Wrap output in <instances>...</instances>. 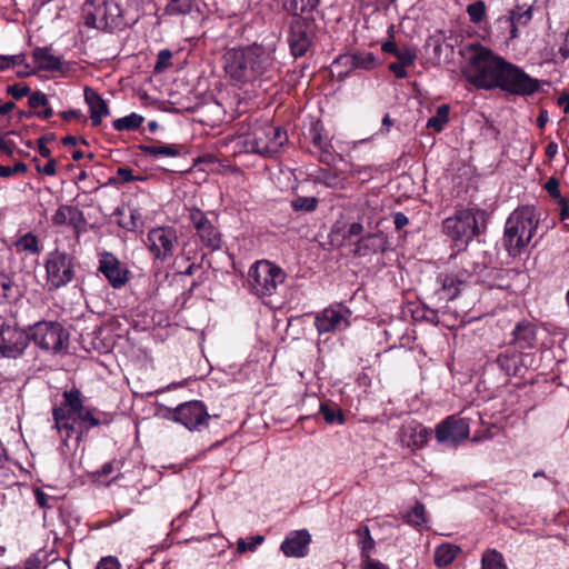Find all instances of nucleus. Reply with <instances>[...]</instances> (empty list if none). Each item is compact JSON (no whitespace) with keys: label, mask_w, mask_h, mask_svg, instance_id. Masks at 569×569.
Wrapping results in <instances>:
<instances>
[{"label":"nucleus","mask_w":569,"mask_h":569,"mask_svg":"<svg viewBox=\"0 0 569 569\" xmlns=\"http://www.w3.org/2000/svg\"><path fill=\"white\" fill-rule=\"evenodd\" d=\"M12 280L3 273H0V303L7 301L11 297Z\"/></svg>","instance_id":"nucleus-49"},{"label":"nucleus","mask_w":569,"mask_h":569,"mask_svg":"<svg viewBox=\"0 0 569 569\" xmlns=\"http://www.w3.org/2000/svg\"><path fill=\"white\" fill-rule=\"evenodd\" d=\"M172 58V53L168 49L160 50L158 53V60L154 66L156 71H162L170 66V60Z\"/></svg>","instance_id":"nucleus-54"},{"label":"nucleus","mask_w":569,"mask_h":569,"mask_svg":"<svg viewBox=\"0 0 569 569\" xmlns=\"http://www.w3.org/2000/svg\"><path fill=\"white\" fill-rule=\"evenodd\" d=\"M34 63L41 70L57 71L61 69V60L53 56L49 48H37L32 53Z\"/></svg>","instance_id":"nucleus-27"},{"label":"nucleus","mask_w":569,"mask_h":569,"mask_svg":"<svg viewBox=\"0 0 569 569\" xmlns=\"http://www.w3.org/2000/svg\"><path fill=\"white\" fill-rule=\"evenodd\" d=\"M318 199L316 197H297L291 201V207L295 211L311 212L316 210Z\"/></svg>","instance_id":"nucleus-41"},{"label":"nucleus","mask_w":569,"mask_h":569,"mask_svg":"<svg viewBox=\"0 0 569 569\" xmlns=\"http://www.w3.org/2000/svg\"><path fill=\"white\" fill-rule=\"evenodd\" d=\"M505 59L480 44L471 46L462 67V76L478 89H496Z\"/></svg>","instance_id":"nucleus-1"},{"label":"nucleus","mask_w":569,"mask_h":569,"mask_svg":"<svg viewBox=\"0 0 569 569\" xmlns=\"http://www.w3.org/2000/svg\"><path fill=\"white\" fill-rule=\"evenodd\" d=\"M287 133L268 121H256L247 126V131L239 137V144L246 152L273 156L287 142Z\"/></svg>","instance_id":"nucleus-3"},{"label":"nucleus","mask_w":569,"mask_h":569,"mask_svg":"<svg viewBox=\"0 0 569 569\" xmlns=\"http://www.w3.org/2000/svg\"><path fill=\"white\" fill-rule=\"evenodd\" d=\"M171 419L181 423L189 431H199L208 426L210 415L203 402L193 400L179 405L172 411Z\"/></svg>","instance_id":"nucleus-14"},{"label":"nucleus","mask_w":569,"mask_h":569,"mask_svg":"<svg viewBox=\"0 0 569 569\" xmlns=\"http://www.w3.org/2000/svg\"><path fill=\"white\" fill-rule=\"evenodd\" d=\"M139 149L143 154L154 158L178 157L181 154V147L176 144H141Z\"/></svg>","instance_id":"nucleus-28"},{"label":"nucleus","mask_w":569,"mask_h":569,"mask_svg":"<svg viewBox=\"0 0 569 569\" xmlns=\"http://www.w3.org/2000/svg\"><path fill=\"white\" fill-rule=\"evenodd\" d=\"M512 336V342L519 349H531L537 340L536 326L529 321H521L515 327Z\"/></svg>","instance_id":"nucleus-25"},{"label":"nucleus","mask_w":569,"mask_h":569,"mask_svg":"<svg viewBox=\"0 0 569 569\" xmlns=\"http://www.w3.org/2000/svg\"><path fill=\"white\" fill-rule=\"evenodd\" d=\"M557 54L562 61L569 57V37L567 34L563 37V41L560 44Z\"/></svg>","instance_id":"nucleus-64"},{"label":"nucleus","mask_w":569,"mask_h":569,"mask_svg":"<svg viewBox=\"0 0 569 569\" xmlns=\"http://www.w3.org/2000/svg\"><path fill=\"white\" fill-rule=\"evenodd\" d=\"M320 412L323 416V419L327 423H333L336 421H338L339 423L345 422L342 413L326 403H322L320 406Z\"/></svg>","instance_id":"nucleus-47"},{"label":"nucleus","mask_w":569,"mask_h":569,"mask_svg":"<svg viewBox=\"0 0 569 569\" xmlns=\"http://www.w3.org/2000/svg\"><path fill=\"white\" fill-rule=\"evenodd\" d=\"M497 88L511 94L526 97L540 89V80L530 77L520 67L505 60Z\"/></svg>","instance_id":"nucleus-9"},{"label":"nucleus","mask_w":569,"mask_h":569,"mask_svg":"<svg viewBox=\"0 0 569 569\" xmlns=\"http://www.w3.org/2000/svg\"><path fill=\"white\" fill-rule=\"evenodd\" d=\"M309 542V532L307 530H299L289 535L281 543L280 549L288 557H303Z\"/></svg>","instance_id":"nucleus-23"},{"label":"nucleus","mask_w":569,"mask_h":569,"mask_svg":"<svg viewBox=\"0 0 569 569\" xmlns=\"http://www.w3.org/2000/svg\"><path fill=\"white\" fill-rule=\"evenodd\" d=\"M386 238L382 233H372L366 237H362L356 247V254L358 256H367L370 252H383L386 250Z\"/></svg>","instance_id":"nucleus-26"},{"label":"nucleus","mask_w":569,"mask_h":569,"mask_svg":"<svg viewBox=\"0 0 569 569\" xmlns=\"http://www.w3.org/2000/svg\"><path fill=\"white\" fill-rule=\"evenodd\" d=\"M316 182L322 183L326 187L335 188L338 184L339 177L336 172L322 169L316 176Z\"/></svg>","instance_id":"nucleus-46"},{"label":"nucleus","mask_w":569,"mask_h":569,"mask_svg":"<svg viewBox=\"0 0 569 569\" xmlns=\"http://www.w3.org/2000/svg\"><path fill=\"white\" fill-rule=\"evenodd\" d=\"M467 12L473 23H479L485 18L486 4L483 1H476L470 3L467 6Z\"/></svg>","instance_id":"nucleus-44"},{"label":"nucleus","mask_w":569,"mask_h":569,"mask_svg":"<svg viewBox=\"0 0 569 569\" xmlns=\"http://www.w3.org/2000/svg\"><path fill=\"white\" fill-rule=\"evenodd\" d=\"M545 189L552 198H556V199H559L560 201H562V198H561V194L559 191V181L557 178L550 177L547 180V182L545 183Z\"/></svg>","instance_id":"nucleus-57"},{"label":"nucleus","mask_w":569,"mask_h":569,"mask_svg":"<svg viewBox=\"0 0 569 569\" xmlns=\"http://www.w3.org/2000/svg\"><path fill=\"white\" fill-rule=\"evenodd\" d=\"M312 142L325 154V157L321 158V161H327V157H330L328 141L319 132H317L312 137Z\"/></svg>","instance_id":"nucleus-56"},{"label":"nucleus","mask_w":569,"mask_h":569,"mask_svg":"<svg viewBox=\"0 0 569 569\" xmlns=\"http://www.w3.org/2000/svg\"><path fill=\"white\" fill-rule=\"evenodd\" d=\"M310 24L301 18H296L290 26L288 42L295 57L303 56L311 44Z\"/></svg>","instance_id":"nucleus-20"},{"label":"nucleus","mask_w":569,"mask_h":569,"mask_svg":"<svg viewBox=\"0 0 569 569\" xmlns=\"http://www.w3.org/2000/svg\"><path fill=\"white\" fill-rule=\"evenodd\" d=\"M469 431L468 421L453 416L442 420L435 429L437 441L449 447H457L468 438Z\"/></svg>","instance_id":"nucleus-17"},{"label":"nucleus","mask_w":569,"mask_h":569,"mask_svg":"<svg viewBox=\"0 0 569 569\" xmlns=\"http://www.w3.org/2000/svg\"><path fill=\"white\" fill-rule=\"evenodd\" d=\"M274 69L272 50L253 44L236 52L227 66L232 79L248 82L269 76Z\"/></svg>","instance_id":"nucleus-2"},{"label":"nucleus","mask_w":569,"mask_h":569,"mask_svg":"<svg viewBox=\"0 0 569 569\" xmlns=\"http://www.w3.org/2000/svg\"><path fill=\"white\" fill-rule=\"evenodd\" d=\"M30 343L27 331L13 325H2L0 328V356L9 359L21 357Z\"/></svg>","instance_id":"nucleus-15"},{"label":"nucleus","mask_w":569,"mask_h":569,"mask_svg":"<svg viewBox=\"0 0 569 569\" xmlns=\"http://www.w3.org/2000/svg\"><path fill=\"white\" fill-rule=\"evenodd\" d=\"M98 270L114 289L124 287L129 281V270L111 252L104 251L100 254Z\"/></svg>","instance_id":"nucleus-18"},{"label":"nucleus","mask_w":569,"mask_h":569,"mask_svg":"<svg viewBox=\"0 0 569 569\" xmlns=\"http://www.w3.org/2000/svg\"><path fill=\"white\" fill-rule=\"evenodd\" d=\"M194 0H167L166 13L170 16L187 14L191 11Z\"/></svg>","instance_id":"nucleus-36"},{"label":"nucleus","mask_w":569,"mask_h":569,"mask_svg":"<svg viewBox=\"0 0 569 569\" xmlns=\"http://www.w3.org/2000/svg\"><path fill=\"white\" fill-rule=\"evenodd\" d=\"M393 223L397 230H401L409 223L408 217L402 212H397L393 216Z\"/></svg>","instance_id":"nucleus-62"},{"label":"nucleus","mask_w":569,"mask_h":569,"mask_svg":"<svg viewBox=\"0 0 569 569\" xmlns=\"http://www.w3.org/2000/svg\"><path fill=\"white\" fill-rule=\"evenodd\" d=\"M188 212L189 220L197 232L211 223V221L207 218V214L197 207L189 208Z\"/></svg>","instance_id":"nucleus-40"},{"label":"nucleus","mask_w":569,"mask_h":569,"mask_svg":"<svg viewBox=\"0 0 569 569\" xmlns=\"http://www.w3.org/2000/svg\"><path fill=\"white\" fill-rule=\"evenodd\" d=\"M44 268L49 290H57L67 286L74 277L73 259L66 252L53 251L49 253Z\"/></svg>","instance_id":"nucleus-12"},{"label":"nucleus","mask_w":569,"mask_h":569,"mask_svg":"<svg viewBox=\"0 0 569 569\" xmlns=\"http://www.w3.org/2000/svg\"><path fill=\"white\" fill-rule=\"evenodd\" d=\"M351 311L342 305H335L315 315V327L319 335L336 332L350 326Z\"/></svg>","instance_id":"nucleus-16"},{"label":"nucleus","mask_w":569,"mask_h":569,"mask_svg":"<svg viewBox=\"0 0 569 569\" xmlns=\"http://www.w3.org/2000/svg\"><path fill=\"white\" fill-rule=\"evenodd\" d=\"M485 224V212L473 209H460L452 217L445 219L443 232L455 242L467 246L480 232Z\"/></svg>","instance_id":"nucleus-5"},{"label":"nucleus","mask_w":569,"mask_h":569,"mask_svg":"<svg viewBox=\"0 0 569 569\" xmlns=\"http://www.w3.org/2000/svg\"><path fill=\"white\" fill-rule=\"evenodd\" d=\"M83 406L80 390L73 388L63 392V402L52 410L54 428L58 432L66 431V438L63 439V445L66 446L68 439L74 432V425Z\"/></svg>","instance_id":"nucleus-8"},{"label":"nucleus","mask_w":569,"mask_h":569,"mask_svg":"<svg viewBox=\"0 0 569 569\" xmlns=\"http://www.w3.org/2000/svg\"><path fill=\"white\" fill-rule=\"evenodd\" d=\"M23 61V54L0 56V70H6L14 66L22 64Z\"/></svg>","instance_id":"nucleus-50"},{"label":"nucleus","mask_w":569,"mask_h":569,"mask_svg":"<svg viewBox=\"0 0 569 569\" xmlns=\"http://www.w3.org/2000/svg\"><path fill=\"white\" fill-rule=\"evenodd\" d=\"M497 363L503 369L508 375L516 373L517 371V365H518V357L512 355H499L497 358Z\"/></svg>","instance_id":"nucleus-45"},{"label":"nucleus","mask_w":569,"mask_h":569,"mask_svg":"<svg viewBox=\"0 0 569 569\" xmlns=\"http://www.w3.org/2000/svg\"><path fill=\"white\" fill-rule=\"evenodd\" d=\"M263 542L262 536H253L251 537V545H247L246 540L240 538L237 542V548L239 552H246V551H254L256 548Z\"/></svg>","instance_id":"nucleus-51"},{"label":"nucleus","mask_w":569,"mask_h":569,"mask_svg":"<svg viewBox=\"0 0 569 569\" xmlns=\"http://www.w3.org/2000/svg\"><path fill=\"white\" fill-rule=\"evenodd\" d=\"M7 93L10 94L13 99H21L30 93V88L28 86L20 84H11L7 87Z\"/></svg>","instance_id":"nucleus-55"},{"label":"nucleus","mask_w":569,"mask_h":569,"mask_svg":"<svg viewBox=\"0 0 569 569\" xmlns=\"http://www.w3.org/2000/svg\"><path fill=\"white\" fill-rule=\"evenodd\" d=\"M88 28L108 30L118 27L122 9L116 0H87L82 7Z\"/></svg>","instance_id":"nucleus-7"},{"label":"nucleus","mask_w":569,"mask_h":569,"mask_svg":"<svg viewBox=\"0 0 569 569\" xmlns=\"http://www.w3.org/2000/svg\"><path fill=\"white\" fill-rule=\"evenodd\" d=\"M319 3L320 0H283L286 10L297 17L313 11Z\"/></svg>","instance_id":"nucleus-30"},{"label":"nucleus","mask_w":569,"mask_h":569,"mask_svg":"<svg viewBox=\"0 0 569 569\" xmlns=\"http://www.w3.org/2000/svg\"><path fill=\"white\" fill-rule=\"evenodd\" d=\"M16 246L19 249H21L23 251H28L30 253H37L39 251L38 238L34 234H32L31 232L26 233L24 236H22L16 242Z\"/></svg>","instance_id":"nucleus-43"},{"label":"nucleus","mask_w":569,"mask_h":569,"mask_svg":"<svg viewBox=\"0 0 569 569\" xmlns=\"http://www.w3.org/2000/svg\"><path fill=\"white\" fill-rule=\"evenodd\" d=\"M406 66L399 62H391L388 69L395 74L397 79H405L407 77Z\"/></svg>","instance_id":"nucleus-59"},{"label":"nucleus","mask_w":569,"mask_h":569,"mask_svg":"<svg viewBox=\"0 0 569 569\" xmlns=\"http://www.w3.org/2000/svg\"><path fill=\"white\" fill-rule=\"evenodd\" d=\"M430 436L431 430L415 420L403 423L398 433L400 443L413 451L423 448Z\"/></svg>","instance_id":"nucleus-19"},{"label":"nucleus","mask_w":569,"mask_h":569,"mask_svg":"<svg viewBox=\"0 0 569 569\" xmlns=\"http://www.w3.org/2000/svg\"><path fill=\"white\" fill-rule=\"evenodd\" d=\"M84 100L89 106L90 119L93 127H98L102 122V117L109 116V107L104 99L92 88H84Z\"/></svg>","instance_id":"nucleus-24"},{"label":"nucleus","mask_w":569,"mask_h":569,"mask_svg":"<svg viewBox=\"0 0 569 569\" xmlns=\"http://www.w3.org/2000/svg\"><path fill=\"white\" fill-rule=\"evenodd\" d=\"M476 264L470 258L461 256V268L451 270L441 276V288L438 291L440 299L452 300L472 281L475 277Z\"/></svg>","instance_id":"nucleus-11"},{"label":"nucleus","mask_w":569,"mask_h":569,"mask_svg":"<svg viewBox=\"0 0 569 569\" xmlns=\"http://www.w3.org/2000/svg\"><path fill=\"white\" fill-rule=\"evenodd\" d=\"M482 569H507L503 557L497 550H488L483 553L482 559Z\"/></svg>","instance_id":"nucleus-37"},{"label":"nucleus","mask_w":569,"mask_h":569,"mask_svg":"<svg viewBox=\"0 0 569 569\" xmlns=\"http://www.w3.org/2000/svg\"><path fill=\"white\" fill-rule=\"evenodd\" d=\"M359 538V546L361 549V560L369 558L371 550L375 548L376 542L370 535L368 526H361L356 531Z\"/></svg>","instance_id":"nucleus-32"},{"label":"nucleus","mask_w":569,"mask_h":569,"mask_svg":"<svg viewBox=\"0 0 569 569\" xmlns=\"http://www.w3.org/2000/svg\"><path fill=\"white\" fill-rule=\"evenodd\" d=\"M333 70L338 71V77H346L350 71L355 70V53L341 54L333 61Z\"/></svg>","instance_id":"nucleus-38"},{"label":"nucleus","mask_w":569,"mask_h":569,"mask_svg":"<svg viewBox=\"0 0 569 569\" xmlns=\"http://www.w3.org/2000/svg\"><path fill=\"white\" fill-rule=\"evenodd\" d=\"M532 19V7L529 4H517L508 14L499 19L500 23H505L510 29V39L519 36V27L527 26Z\"/></svg>","instance_id":"nucleus-21"},{"label":"nucleus","mask_w":569,"mask_h":569,"mask_svg":"<svg viewBox=\"0 0 569 569\" xmlns=\"http://www.w3.org/2000/svg\"><path fill=\"white\" fill-rule=\"evenodd\" d=\"M201 243L207 247L210 251H216L221 249L222 239L221 233L216 228V226L211 222L206 228H202L197 232Z\"/></svg>","instance_id":"nucleus-29"},{"label":"nucleus","mask_w":569,"mask_h":569,"mask_svg":"<svg viewBox=\"0 0 569 569\" xmlns=\"http://www.w3.org/2000/svg\"><path fill=\"white\" fill-rule=\"evenodd\" d=\"M30 341L32 340L44 351L59 352L67 345L69 335L59 322L40 321L30 328Z\"/></svg>","instance_id":"nucleus-10"},{"label":"nucleus","mask_w":569,"mask_h":569,"mask_svg":"<svg viewBox=\"0 0 569 569\" xmlns=\"http://www.w3.org/2000/svg\"><path fill=\"white\" fill-rule=\"evenodd\" d=\"M377 66V58L371 52H356L355 53V69L372 70Z\"/></svg>","instance_id":"nucleus-39"},{"label":"nucleus","mask_w":569,"mask_h":569,"mask_svg":"<svg viewBox=\"0 0 569 569\" xmlns=\"http://www.w3.org/2000/svg\"><path fill=\"white\" fill-rule=\"evenodd\" d=\"M52 222L56 226H69L79 232L84 228L86 219L83 212L79 208L62 204L52 216Z\"/></svg>","instance_id":"nucleus-22"},{"label":"nucleus","mask_w":569,"mask_h":569,"mask_svg":"<svg viewBox=\"0 0 569 569\" xmlns=\"http://www.w3.org/2000/svg\"><path fill=\"white\" fill-rule=\"evenodd\" d=\"M399 63L405 64L406 67H410L415 63L417 59L416 51L411 48L405 47L400 48L396 54Z\"/></svg>","instance_id":"nucleus-48"},{"label":"nucleus","mask_w":569,"mask_h":569,"mask_svg":"<svg viewBox=\"0 0 569 569\" xmlns=\"http://www.w3.org/2000/svg\"><path fill=\"white\" fill-rule=\"evenodd\" d=\"M48 103H49V101H48L47 96L44 93L40 92V91L32 92L29 96L28 104L32 109H38V108H41V107H47Z\"/></svg>","instance_id":"nucleus-53"},{"label":"nucleus","mask_w":569,"mask_h":569,"mask_svg":"<svg viewBox=\"0 0 569 569\" xmlns=\"http://www.w3.org/2000/svg\"><path fill=\"white\" fill-rule=\"evenodd\" d=\"M27 171V166L23 162H17L13 166H0V177L8 178L17 173Z\"/></svg>","instance_id":"nucleus-52"},{"label":"nucleus","mask_w":569,"mask_h":569,"mask_svg":"<svg viewBox=\"0 0 569 569\" xmlns=\"http://www.w3.org/2000/svg\"><path fill=\"white\" fill-rule=\"evenodd\" d=\"M362 561L361 569H389L385 563L381 561L373 559L371 557L366 558Z\"/></svg>","instance_id":"nucleus-60"},{"label":"nucleus","mask_w":569,"mask_h":569,"mask_svg":"<svg viewBox=\"0 0 569 569\" xmlns=\"http://www.w3.org/2000/svg\"><path fill=\"white\" fill-rule=\"evenodd\" d=\"M121 565L116 557L108 556L100 559L96 569H120Z\"/></svg>","instance_id":"nucleus-58"},{"label":"nucleus","mask_w":569,"mask_h":569,"mask_svg":"<svg viewBox=\"0 0 569 569\" xmlns=\"http://www.w3.org/2000/svg\"><path fill=\"white\" fill-rule=\"evenodd\" d=\"M147 248L156 260L161 262L173 257L178 244L179 237L173 227H157L148 231Z\"/></svg>","instance_id":"nucleus-13"},{"label":"nucleus","mask_w":569,"mask_h":569,"mask_svg":"<svg viewBox=\"0 0 569 569\" xmlns=\"http://www.w3.org/2000/svg\"><path fill=\"white\" fill-rule=\"evenodd\" d=\"M538 227L532 207L516 209L507 219L503 233L506 250L512 257L519 256L530 243Z\"/></svg>","instance_id":"nucleus-4"},{"label":"nucleus","mask_w":569,"mask_h":569,"mask_svg":"<svg viewBox=\"0 0 569 569\" xmlns=\"http://www.w3.org/2000/svg\"><path fill=\"white\" fill-rule=\"evenodd\" d=\"M406 521L413 527H421L427 522L426 509L421 502L416 505L405 516Z\"/></svg>","instance_id":"nucleus-35"},{"label":"nucleus","mask_w":569,"mask_h":569,"mask_svg":"<svg viewBox=\"0 0 569 569\" xmlns=\"http://www.w3.org/2000/svg\"><path fill=\"white\" fill-rule=\"evenodd\" d=\"M77 423H79V426L84 430H88L90 428L98 427L101 422L93 416L91 409L83 406L81 413L78 415Z\"/></svg>","instance_id":"nucleus-42"},{"label":"nucleus","mask_w":569,"mask_h":569,"mask_svg":"<svg viewBox=\"0 0 569 569\" xmlns=\"http://www.w3.org/2000/svg\"><path fill=\"white\" fill-rule=\"evenodd\" d=\"M117 174L122 182H130L134 180L133 171L129 168H118Z\"/></svg>","instance_id":"nucleus-63"},{"label":"nucleus","mask_w":569,"mask_h":569,"mask_svg":"<svg viewBox=\"0 0 569 569\" xmlns=\"http://www.w3.org/2000/svg\"><path fill=\"white\" fill-rule=\"evenodd\" d=\"M56 160L49 159L48 162L43 166H37V170L46 176H54L56 174Z\"/></svg>","instance_id":"nucleus-61"},{"label":"nucleus","mask_w":569,"mask_h":569,"mask_svg":"<svg viewBox=\"0 0 569 569\" xmlns=\"http://www.w3.org/2000/svg\"><path fill=\"white\" fill-rule=\"evenodd\" d=\"M143 120L142 116L133 112L129 116L116 119L113 121V128L117 131L136 130L142 124Z\"/></svg>","instance_id":"nucleus-34"},{"label":"nucleus","mask_w":569,"mask_h":569,"mask_svg":"<svg viewBox=\"0 0 569 569\" xmlns=\"http://www.w3.org/2000/svg\"><path fill=\"white\" fill-rule=\"evenodd\" d=\"M450 108L448 104H441L437 108L436 114L428 119L427 128L436 132L443 130L446 123L449 121Z\"/></svg>","instance_id":"nucleus-31"},{"label":"nucleus","mask_w":569,"mask_h":569,"mask_svg":"<svg viewBox=\"0 0 569 569\" xmlns=\"http://www.w3.org/2000/svg\"><path fill=\"white\" fill-rule=\"evenodd\" d=\"M458 548L451 545H441L435 551V563L438 567L448 566L451 563L458 552Z\"/></svg>","instance_id":"nucleus-33"},{"label":"nucleus","mask_w":569,"mask_h":569,"mask_svg":"<svg viewBox=\"0 0 569 569\" xmlns=\"http://www.w3.org/2000/svg\"><path fill=\"white\" fill-rule=\"evenodd\" d=\"M286 277V272L279 266L268 260H260L254 262L248 271V288L260 298L270 297L284 282Z\"/></svg>","instance_id":"nucleus-6"}]
</instances>
